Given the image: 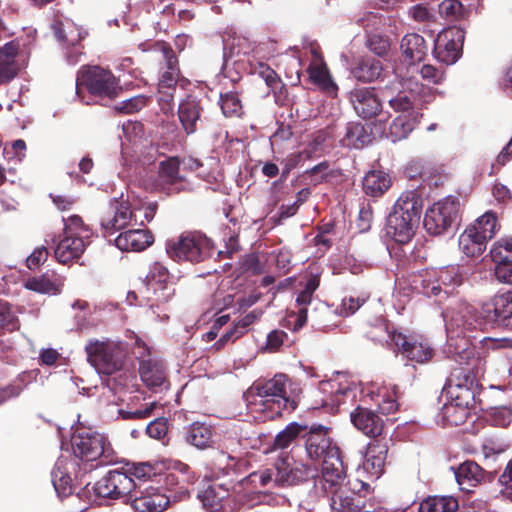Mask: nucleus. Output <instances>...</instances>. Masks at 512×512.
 Returning a JSON list of instances; mask_svg holds the SVG:
<instances>
[{"instance_id": "59", "label": "nucleus", "mask_w": 512, "mask_h": 512, "mask_svg": "<svg viewBox=\"0 0 512 512\" xmlns=\"http://www.w3.org/2000/svg\"><path fill=\"white\" fill-rule=\"evenodd\" d=\"M147 102V98L143 95H138L127 100L120 102L116 109L123 113H134L142 109Z\"/></svg>"}, {"instance_id": "7", "label": "nucleus", "mask_w": 512, "mask_h": 512, "mask_svg": "<svg viewBox=\"0 0 512 512\" xmlns=\"http://www.w3.org/2000/svg\"><path fill=\"white\" fill-rule=\"evenodd\" d=\"M462 278L455 266L425 270L415 280V288L428 297L439 296L461 284Z\"/></svg>"}, {"instance_id": "19", "label": "nucleus", "mask_w": 512, "mask_h": 512, "mask_svg": "<svg viewBox=\"0 0 512 512\" xmlns=\"http://www.w3.org/2000/svg\"><path fill=\"white\" fill-rule=\"evenodd\" d=\"M481 313L486 323L509 325L512 319V292L495 295L482 306Z\"/></svg>"}, {"instance_id": "40", "label": "nucleus", "mask_w": 512, "mask_h": 512, "mask_svg": "<svg viewBox=\"0 0 512 512\" xmlns=\"http://www.w3.org/2000/svg\"><path fill=\"white\" fill-rule=\"evenodd\" d=\"M371 140V133L361 123H349L342 143L346 147L360 149L369 144Z\"/></svg>"}, {"instance_id": "37", "label": "nucleus", "mask_w": 512, "mask_h": 512, "mask_svg": "<svg viewBox=\"0 0 512 512\" xmlns=\"http://www.w3.org/2000/svg\"><path fill=\"white\" fill-rule=\"evenodd\" d=\"M382 70L383 67L380 60L368 57L358 61L352 69V75L358 81L372 82L381 76Z\"/></svg>"}, {"instance_id": "57", "label": "nucleus", "mask_w": 512, "mask_h": 512, "mask_svg": "<svg viewBox=\"0 0 512 512\" xmlns=\"http://www.w3.org/2000/svg\"><path fill=\"white\" fill-rule=\"evenodd\" d=\"M132 204L140 208L138 211V223L144 225L145 222H150L155 215L157 205L154 202H143L141 199H133Z\"/></svg>"}, {"instance_id": "9", "label": "nucleus", "mask_w": 512, "mask_h": 512, "mask_svg": "<svg viewBox=\"0 0 512 512\" xmlns=\"http://www.w3.org/2000/svg\"><path fill=\"white\" fill-rule=\"evenodd\" d=\"M210 241L200 234L184 233L177 239L169 240L166 251L174 260L200 262L209 254Z\"/></svg>"}, {"instance_id": "56", "label": "nucleus", "mask_w": 512, "mask_h": 512, "mask_svg": "<svg viewBox=\"0 0 512 512\" xmlns=\"http://www.w3.org/2000/svg\"><path fill=\"white\" fill-rule=\"evenodd\" d=\"M396 393L395 387L391 393L382 390L378 392V406L383 414H391L398 409Z\"/></svg>"}, {"instance_id": "50", "label": "nucleus", "mask_w": 512, "mask_h": 512, "mask_svg": "<svg viewBox=\"0 0 512 512\" xmlns=\"http://www.w3.org/2000/svg\"><path fill=\"white\" fill-rule=\"evenodd\" d=\"M24 286L29 290L42 294H57L60 292L57 285L45 275L28 278Z\"/></svg>"}, {"instance_id": "52", "label": "nucleus", "mask_w": 512, "mask_h": 512, "mask_svg": "<svg viewBox=\"0 0 512 512\" xmlns=\"http://www.w3.org/2000/svg\"><path fill=\"white\" fill-rule=\"evenodd\" d=\"M64 221V234L71 235L72 237H82L83 240L89 238L90 231L84 225L82 219L77 215H71Z\"/></svg>"}, {"instance_id": "1", "label": "nucleus", "mask_w": 512, "mask_h": 512, "mask_svg": "<svg viewBox=\"0 0 512 512\" xmlns=\"http://www.w3.org/2000/svg\"><path fill=\"white\" fill-rule=\"evenodd\" d=\"M448 336L447 353L459 365V369L449 380L447 392L451 401L469 409L475 404L477 379L485 371V360L475 355V347L470 341L469 332L481 326L475 309L466 302H459L447 309L445 315Z\"/></svg>"}, {"instance_id": "18", "label": "nucleus", "mask_w": 512, "mask_h": 512, "mask_svg": "<svg viewBox=\"0 0 512 512\" xmlns=\"http://www.w3.org/2000/svg\"><path fill=\"white\" fill-rule=\"evenodd\" d=\"M170 282L171 275L168 269L161 263L155 262L150 266L144 283L147 291H151L158 302H166L174 294Z\"/></svg>"}, {"instance_id": "27", "label": "nucleus", "mask_w": 512, "mask_h": 512, "mask_svg": "<svg viewBox=\"0 0 512 512\" xmlns=\"http://www.w3.org/2000/svg\"><path fill=\"white\" fill-rule=\"evenodd\" d=\"M485 477V471L474 461H465L455 470V478L461 490L470 492Z\"/></svg>"}, {"instance_id": "38", "label": "nucleus", "mask_w": 512, "mask_h": 512, "mask_svg": "<svg viewBox=\"0 0 512 512\" xmlns=\"http://www.w3.org/2000/svg\"><path fill=\"white\" fill-rule=\"evenodd\" d=\"M420 115L412 114L399 115L396 117L389 127V137L393 142L405 139L416 127L419 122Z\"/></svg>"}, {"instance_id": "33", "label": "nucleus", "mask_w": 512, "mask_h": 512, "mask_svg": "<svg viewBox=\"0 0 512 512\" xmlns=\"http://www.w3.org/2000/svg\"><path fill=\"white\" fill-rule=\"evenodd\" d=\"M228 495L229 487L226 484L214 482L199 492L198 497L208 512H219L223 508L222 501Z\"/></svg>"}, {"instance_id": "13", "label": "nucleus", "mask_w": 512, "mask_h": 512, "mask_svg": "<svg viewBox=\"0 0 512 512\" xmlns=\"http://www.w3.org/2000/svg\"><path fill=\"white\" fill-rule=\"evenodd\" d=\"M464 41V31L451 27L441 31L434 44V54L438 61L447 65L454 64L460 57Z\"/></svg>"}, {"instance_id": "28", "label": "nucleus", "mask_w": 512, "mask_h": 512, "mask_svg": "<svg viewBox=\"0 0 512 512\" xmlns=\"http://www.w3.org/2000/svg\"><path fill=\"white\" fill-rule=\"evenodd\" d=\"M73 466V461L59 458L52 470V483L59 497H66L72 493L70 469Z\"/></svg>"}, {"instance_id": "22", "label": "nucleus", "mask_w": 512, "mask_h": 512, "mask_svg": "<svg viewBox=\"0 0 512 512\" xmlns=\"http://www.w3.org/2000/svg\"><path fill=\"white\" fill-rule=\"evenodd\" d=\"M331 493L332 512H362L363 497L348 486H340Z\"/></svg>"}, {"instance_id": "42", "label": "nucleus", "mask_w": 512, "mask_h": 512, "mask_svg": "<svg viewBox=\"0 0 512 512\" xmlns=\"http://www.w3.org/2000/svg\"><path fill=\"white\" fill-rule=\"evenodd\" d=\"M186 441L198 449H205L212 443L211 427L195 422L188 428Z\"/></svg>"}, {"instance_id": "8", "label": "nucleus", "mask_w": 512, "mask_h": 512, "mask_svg": "<svg viewBox=\"0 0 512 512\" xmlns=\"http://www.w3.org/2000/svg\"><path fill=\"white\" fill-rule=\"evenodd\" d=\"M460 202L456 197H446L429 207L424 216V227L431 235L448 231L459 216Z\"/></svg>"}, {"instance_id": "64", "label": "nucleus", "mask_w": 512, "mask_h": 512, "mask_svg": "<svg viewBox=\"0 0 512 512\" xmlns=\"http://www.w3.org/2000/svg\"><path fill=\"white\" fill-rule=\"evenodd\" d=\"M499 481L503 486L504 495L512 500V459L508 462L505 470L499 478Z\"/></svg>"}, {"instance_id": "48", "label": "nucleus", "mask_w": 512, "mask_h": 512, "mask_svg": "<svg viewBox=\"0 0 512 512\" xmlns=\"http://www.w3.org/2000/svg\"><path fill=\"white\" fill-rule=\"evenodd\" d=\"M265 58H256V60H249L251 73L256 74L265 80L267 86L275 88L279 83V77L276 72L263 62Z\"/></svg>"}, {"instance_id": "46", "label": "nucleus", "mask_w": 512, "mask_h": 512, "mask_svg": "<svg viewBox=\"0 0 512 512\" xmlns=\"http://www.w3.org/2000/svg\"><path fill=\"white\" fill-rule=\"evenodd\" d=\"M469 415V409L450 401L442 408V417L447 425L458 426L464 423Z\"/></svg>"}, {"instance_id": "25", "label": "nucleus", "mask_w": 512, "mask_h": 512, "mask_svg": "<svg viewBox=\"0 0 512 512\" xmlns=\"http://www.w3.org/2000/svg\"><path fill=\"white\" fill-rule=\"evenodd\" d=\"M312 53L314 55V59L308 67V73L311 81L328 95L336 96L338 86L331 78L325 62L317 52L312 51Z\"/></svg>"}, {"instance_id": "20", "label": "nucleus", "mask_w": 512, "mask_h": 512, "mask_svg": "<svg viewBox=\"0 0 512 512\" xmlns=\"http://www.w3.org/2000/svg\"><path fill=\"white\" fill-rule=\"evenodd\" d=\"M315 471V468L306 464H297L291 467L285 460H279L275 464L274 483L279 486L295 485L313 477Z\"/></svg>"}, {"instance_id": "10", "label": "nucleus", "mask_w": 512, "mask_h": 512, "mask_svg": "<svg viewBox=\"0 0 512 512\" xmlns=\"http://www.w3.org/2000/svg\"><path fill=\"white\" fill-rule=\"evenodd\" d=\"M420 93V85L411 79L394 80L383 88V96L389 106L400 115L419 114L414 109V101Z\"/></svg>"}, {"instance_id": "55", "label": "nucleus", "mask_w": 512, "mask_h": 512, "mask_svg": "<svg viewBox=\"0 0 512 512\" xmlns=\"http://www.w3.org/2000/svg\"><path fill=\"white\" fill-rule=\"evenodd\" d=\"M220 106L225 116L241 115L242 105L238 96L234 93L221 95Z\"/></svg>"}, {"instance_id": "53", "label": "nucleus", "mask_w": 512, "mask_h": 512, "mask_svg": "<svg viewBox=\"0 0 512 512\" xmlns=\"http://www.w3.org/2000/svg\"><path fill=\"white\" fill-rule=\"evenodd\" d=\"M180 162L177 158H170L161 162L159 176L167 183H174L181 179L179 175Z\"/></svg>"}, {"instance_id": "23", "label": "nucleus", "mask_w": 512, "mask_h": 512, "mask_svg": "<svg viewBox=\"0 0 512 512\" xmlns=\"http://www.w3.org/2000/svg\"><path fill=\"white\" fill-rule=\"evenodd\" d=\"M153 243L152 234L145 229H131L115 238V245L122 251L140 252Z\"/></svg>"}, {"instance_id": "62", "label": "nucleus", "mask_w": 512, "mask_h": 512, "mask_svg": "<svg viewBox=\"0 0 512 512\" xmlns=\"http://www.w3.org/2000/svg\"><path fill=\"white\" fill-rule=\"evenodd\" d=\"M0 326L8 330L17 328V319L7 303H0Z\"/></svg>"}, {"instance_id": "2", "label": "nucleus", "mask_w": 512, "mask_h": 512, "mask_svg": "<svg viewBox=\"0 0 512 512\" xmlns=\"http://www.w3.org/2000/svg\"><path fill=\"white\" fill-rule=\"evenodd\" d=\"M289 379L285 374H276L265 381L254 382L244 393L251 413H263V420L274 419L282 411H293L297 407L295 399L288 394Z\"/></svg>"}, {"instance_id": "11", "label": "nucleus", "mask_w": 512, "mask_h": 512, "mask_svg": "<svg viewBox=\"0 0 512 512\" xmlns=\"http://www.w3.org/2000/svg\"><path fill=\"white\" fill-rule=\"evenodd\" d=\"M138 487L136 480L129 474L119 470H111L94 486L95 493L102 498L131 500Z\"/></svg>"}, {"instance_id": "47", "label": "nucleus", "mask_w": 512, "mask_h": 512, "mask_svg": "<svg viewBox=\"0 0 512 512\" xmlns=\"http://www.w3.org/2000/svg\"><path fill=\"white\" fill-rule=\"evenodd\" d=\"M304 427L296 422L288 424L282 431H280L273 443L274 449H286L288 448L299 436Z\"/></svg>"}, {"instance_id": "3", "label": "nucleus", "mask_w": 512, "mask_h": 512, "mask_svg": "<svg viewBox=\"0 0 512 512\" xmlns=\"http://www.w3.org/2000/svg\"><path fill=\"white\" fill-rule=\"evenodd\" d=\"M422 206V199L415 191H405L399 196L386 222L387 234L395 242L406 244L413 238Z\"/></svg>"}, {"instance_id": "5", "label": "nucleus", "mask_w": 512, "mask_h": 512, "mask_svg": "<svg viewBox=\"0 0 512 512\" xmlns=\"http://www.w3.org/2000/svg\"><path fill=\"white\" fill-rule=\"evenodd\" d=\"M86 352L88 361L100 374L111 375L121 368L124 346L119 341L90 340Z\"/></svg>"}, {"instance_id": "36", "label": "nucleus", "mask_w": 512, "mask_h": 512, "mask_svg": "<svg viewBox=\"0 0 512 512\" xmlns=\"http://www.w3.org/2000/svg\"><path fill=\"white\" fill-rule=\"evenodd\" d=\"M200 115L201 107L194 98L188 97L180 103L178 116L187 134H192L196 131V125L200 120Z\"/></svg>"}, {"instance_id": "41", "label": "nucleus", "mask_w": 512, "mask_h": 512, "mask_svg": "<svg viewBox=\"0 0 512 512\" xmlns=\"http://www.w3.org/2000/svg\"><path fill=\"white\" fill-rule=\"evenodd\" d=\"M320 389L323 393H327L328 397L324 400L325 405H340L345 402L346 398L355 397V391L349 386L340 388L335 381L321 382Z\"/></svg>"}, {"instance_id": "24", "label": "nucleus", "mask_w": 512, "mask_h": 512, "mask_svg": "<svg viewBox=\"0 0 512 512\" xmlns=\"http://www.w3.org/2000/svg\"><path fill=\"white\" fill-rule=\"evenodd\" d=\"M387 452L384 443L374 442L367 446L362 467L370 478L378 479L384 472Z\"/></svg>"}, {"instance_id": "35", "label": "nucleus", "mask_w": 512, "mask_h": 512, "mask_svg": "<svg viewBox=\"0 0 512 512\" xmlns=\"http://www.w3.org/2000/svg\"><path fill=\"white\" fill-rule=\"evenodd\" d=\"M400 47L410 65L422 61L428 50L424 38L416 33L405 35Z\"/></svg>"}, {"instance_id": "26", "label": "nucleus", "mask_w": 512, "mask_h": 512, "mask_svg": "<svg viewBox=\"0 0 512 512\" xmlns=\"http://www.w3.org/2000/svg\"><path fill=\"white\" fill-rule=\"evenodd\" d=\"M350 418L353 425L369 437H376L383 430V420L367 408L357 407L351 412Z\"/></svg>"}, {"instance_id": "29", "label": "nucleus", "mask_w": 512, "mask_h": 512, "mask_svg": "<svg viewBox=\"0 0 512 512\" xmlns=\"http://www.w3.org/2000/svg\"><path fill=\"white\" fill-rule=\"evenodd\" d=\"M18 50L19 45L13 41L0 48V85L8 83L16 76L19 70L16 62Z\"/></svg>"}, {"instance_id": "31", "label": "nucleus", "mask_w": 512, "mask_h": 512, "mask_svg": "<svg viewBox=\"0 0 512 512\" xmlns=\"http://www.w3.org/2000/svg\"><path fill=\"white\" fill-rule=\"evenodd\" d=\"M224 47V49L229 47L232 55L247 56L248 61H254L256 58H267V55L264 53V44H257L244 35L233 37L230 44L225 42Z\"/></svg>"}, {"instance_id": "21", "label": "nucleus", "mask_w": 512, "mask_h": 512, "mask_svg": "<svg viewBox=\"0 0 512 512\" xmlns=\"http://www.w3.org/2000/svg\"><path fill=\"white\" fill-rule=\"evenodd\" d=\"M350 101L355 112L364 119L376 116L381 111V102L373 88H357L351 91Z\"/></svg>"}, {"instance_id": "17", "label": "nucleus", "mask_w": 512, "mask_h": 512, "mask_svg": "<svg viewBox=\"0 0 512 512\" xmlns=\"http://www.w3.org/2000/svg\"><path fill=\"white\" fill-rule=\"evenodd\" d=\"M328 428L322 425H312L305 437V449L310 459L317 460L328 458L334 449H339L333 444L328 435Z\"/></svg>"}, {"instance_id": "32", "label": "nucleus", "mask_w": 512, "mask_h": 512, "mask_svg": "<svg viewBox=\"0 0 512 512\" xmlns=\"http://www.w3.org/2000/svg\"><path fill=\"white\" fill-rule=\"evenodd\" d=\"M392 184L390 175L382 170H371L363 178L364 193L371 197H381Z\"/></svg>"}, {"instance_id": "60", "label": "nucleus", "mask_w": 512, "mask_h": 512, "mask_svg": "<svg viewBox=\"0 0 512 512\" xmlns=\"http://www.w3.org/2000/svg\"><path fill=\"white\" fill-rule=\"evenodd\" d=\"M159 405L157 402H151L149 403L145 408L143 409H137L135 411H126V410H119V415L122 419H146L148 417H151L153 415V411L158 408Z\"/></svg>"}, {"instance_id": "15", "label": "nucleus", "mask_w": 512, "mask_h": 512, "mask_svg": "<svg viewBox=\"0 0 512 512\" xmlns=\"http://www.w3.org/2000/svg\"><path fill=\"white\" fill-rule=\"evenodd\" d=\"M130 501L136 512H162L170 503L168 496L149 485L148 482L138 483Z\"/></svg>"}, {"instance_id": "63", "label": "nucleus", "mask_w": 512, "mask_h": 512, "mask_svg": "<svg viewBox=\"0 0 512 512\" xmlns=\"http://www.w3.org/2000/svg\"><path fill=\"white\" fill-rule=\"evenodd\" d=\"M496 278L506 284H512V261H504L495 266Z\"/></svg>"}, {"instance_id": "51", "label": "nucleus", "mask_w": 512, "mask_h": 512, "mask_svg": "<svg viewBox=\"0 0 512 512\" xmlns=\"http://www.w3.org/2000/svg\"><path fill=\"white\" fill-rule=\"evenodd\" d=\"M56 36L60 40L66 41L69 45L75 46L86 35L80 28L75 27L72 23L67 22L56 28Z\"/></svg>"}, {"instance_id": "14", "label": "nucleus", "mask_w": 512, "mask_h": 512, "mask_svg": "<svg viewBox=\"0 0 512 512\" xmlns=\"http://www.w3.org/2000/svg\"><path fill=\"white\" fill-rule=\"evenodd\" d=\"M389 337L401 354L410 361L423 364L433 356L429 343L421 337L399 332H392Z\"/></svg>"}, {"instance_id": "49", "label": "nucleus", "mask_w": 512, "mask_h": 512, "mask_svg": "<svg viewBox=\"0 0 512 512\" xmlns=\"http://www.w3.org/2000/svg\"><path fill=\"white\" fill-rule=\"evenodd\" d=\"M235 452L234 448H231V452L219 450L212 456V464L223 475L229 474L231 470L237 465V457L232 453Z\"/></svg>"}, {"instance_id": "34", "label": "nucleus", "mask_w": 512, "mask_h": 512, "mask_svg": "<svg viewBox=\"0 0 512 512\" xmlns=\"http://www.w3.org/2000/svg\"><path fill=\"white\" fill-rule=\"evenodd\" d=\"M86 242L82 237H72L64 234V238L55 249V257L60 263H67L82 255Z\"/></svg>"}, {"instance_id": "45", "label": "nucleus", "mask_w": 512, "mask_h": 512, "mask_svg": "<svg viewBox=\"0 0 512 512\" xmlns=\"http://www.w3.org/2000/svg\"><path fill=\"white\" fill-rule=\"evenodd\" d=\"M468 228H475L478 236L484 241H488L493 238L497 229L496 215L488 211L480 216L472 225Z\"/></svg>"}, {"instance_id": "58", "label": "nucleus", "mask_w": 512, "mask_h": 512, "mask_svg": "<svg viewBox=\"0 0 512 512\" xmlns=\"http://www.w3.org/2000/svg\"><path fill=\"white\" fill-rule=\"evenodd\" d=\"M490 421L494 426L507 427L512 421V411L508 407H496L490 412Z\"/></svg>"}, {"instance_id": "39", "label": "nucleus", "mask_w": 512, "mask_h": 512, "mask_svg": "<svg viewBox=\"0 0 512 512\" xmlns=\"http://www.w3.org/2000/svg\"><path fill=\"white\" fill-rule=\"evenodd\" d=\"M486 241L478 236L475 228H466L459 237L460 250L469 257H475L482 254L486 248Z\"/></svg>"}, {"instance_id": "54", "label": "nucleus", "mask_w": 512, "mask_h": 512, "mask_svg": "<svg viewBox=\"0 0 512 512\" xmlns=\"http://www.w3.org/2000/svg\"><path fill=\"white\" fill-rule=\"evenodd\" d=\"M439 13L448 21H456L463 16V5L458 0H444L439 5Z\"/></svg>"}, {"instance_id": "61", "label": "nucleus", "mask_w": 512, "mask_h": 512, "mask_svg": "<svg viewBox=\"0 0 512 512\" xmlns=\"http://www.w3.org/2000/svg\"><path fill=\"white\" fill-rule=\"evenodd\" d=\"M408 15L416 22L427 23L435 19L434 14L424 5L416 4L409 8Z\"/></svg>"}, {"instance_id": "43", "label": "nucleus", "mask_w": 512, "mask_h": 512, "mask_svg": "<svg viewBox=\"0 0 512 512\" xmlns=\"http://www.w3.org/2000/svg\"><path fill=\"white\" fill-rule=\"evenodd\" d=\"M458 507V501L454 497L433 496L421 502L419 512H455Z\"/></svg>"}, {"instance_id": "30", "label": "nucleus", "mask_w": 512, "mask_h": 512, "mask_svg": "<svg viewBox=\"0 0 512 512\" xmlns=\"http://www.w3.org/2000/svg\"><path fill=\"white\" fill-rule=\"evenodd\" d=\"M139 372L142 381L149 389L155 392H161L168 388L163 365L156 362L144 361L140 365Z\"/></svg>"}, {"instance_id": "6", "label": "nucleus", "mask_w": 512, "mask_h": 512, "mask_svg": "<svg viewBox=\"0 0 512 512\" xmlns=\"http://www.w3.org/2000/svg\"><path fill=\"white\" fill-rule=\"evenodd\" d=\"M72 449L75 457L82 461L100 459L101 464L115 461V452L107 438L97 432H79L72 439Z\"/></svg>"}, {"instance_id": "16", "label": "nucleus", "mask_w": 512, "mask_h": 512, "mask_svg": "<svg viewBox=\"0 0 512 512\" xmlns=\"http://www.w3.org/2000/svg\"><path fill=\"white\" fill-rule=\"evenodd\" d=\"M331 453L330 457L323 459L322 475L315 480V487L321 486L325 493L333 492L340 486H348L344 483L346 474L339 449H334Z\"/></svg>"}, {"instance_id": "12", "label": "nucleus", "mask_w": 512, "mask_h": 512, "mask_svg": "<svg viewBox=\"0 0 512 512\" xmlns=\"http://www.w3.org/2000/svg\"><path fill=\"white\" fill-rule=\"evenodd\" d=\"M140 208L129 202L111 201L107 212L101 219V227L108 234L124 229L132 223H138V211Z\"/></svg>"}, {"instance_id": "44", "label": "nucleus", "mask_w": 512, "mask_h": 512, "mask_svg": "<svg viewBox=\"0 0 512 512\" xmlns=\"http://www.w3.org/2000/svg\"><path fill=\"white\" fill-rule=\"evenodd\" d=\"M162 50L163 56L166 59L167 70L162 73L158 87H160V89L175 90L178 79L177 61L172 51L167 49L164 45H162Z\"/></svg>"}, {"instance_id": "4", "label": "nucleus", "mask_w": 512, "mask_h": 512, "mask_svg": "<svg viewBox=\"0 0 512 512\" xmlns=\"http://www.w3.org/2000/svg\"><path fill=\"white\" fill-rule=\"evenodd\" d=\"M118 84L113 74L98 66L82 68L76 79V94L85 104H91V97L113 98L117 95Z\"/></svg>"}]
</instances>
